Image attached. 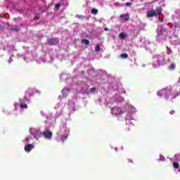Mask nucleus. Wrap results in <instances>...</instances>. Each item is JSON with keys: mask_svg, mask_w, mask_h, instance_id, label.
Here are the masks:
<instances>
[{"mask_svg": "<svg viewBox=\"0 0 180 180\" xmlns=\"http://www.w3.org/2000/svg\"><path fill=\"white\" fill-rule=\"evenodd\" d=\"M158 96H164V98L166 99H169V97L172 96V91L169 88H165L160 90L158 92Z\"/></svg>", "mask_w": 180, "mask_h": 180, "instance_id": "f257e3e1", "label": "nucleus"}, {"mask_svg": "<svg viewBox=\"0 0 180 180\" xmlns=\"http://www.w3.org/2000/svg\"><path fill=\"white\" fill-rule=\"evenodd\" d=\"M162 13V8L160 7L156 8V10H150L147 12L146 16L147 18H154V16H158V15H161Z\"/></svg>", "mask_w": 180, "mask_h": 180, "instance_id": "f03ea898", "label": "nucleus"}, {"mask_svg": "<svg viewBox=\"0 0 180 180\" xmlns=\"http://www.w3.org/2000/svg\"><path fill=\"white\" fill-rule=\"evenodd\" d=\"M47 44L49 46H57V44H60V39L58 37L50 38L47 40Z\"/></svg>", "mask_w": 180, "mask_h": 180, "instance_id": "7ed1b4c3", "label": "nucleus"}, {"mask_svg": "<svg viewBox=\"0 0 180 180\" xmlns=\"http://www.w3.org/2000/svg\"><path fill=\"white\" fill-rule=\"evenodd\" d=\"M42 135L47 140H51V139L53 137V133L49 130L42 131Z\"/></svg>", "mask_w": 180, "mask_h": 180, "instance_id": "20e7f679", "label": "nucleus"}, {"mask_svg": "<svg viewBox=\"0 0 180 180\" xmlns=\"http://www.w3.org/2000/svg\"><path fill=\"white\" fill-rule=\"evenodd\" d=\"M63 130L65 131V133L61 136V141L64 142L65 140H67V139H68V133L67 132V129H65V128L63 127L60 129V131H63Z\"/></svg>", "mask_w": 180, "mask_h": 180, "instance_id": "39448f33", "label": "nucleus"}, {"mask_svg": "<svg viewBox=\"0 0 180 180\" xmlns=\"http://www.w3.org/2000/svg\"><path fill=\"white\" fill-rule=\"evenodd\" d=\"M120 19H122V20H124V22H129V20H130V15H129V13H126V14H122L120 16Z\"/></svg>", "mask_w": 180, "mask_h": 180, "instance_id": "423d86ee", "label": "nucleus"}, {"mask_svg": "<svg viewBox=\"0 0 180 180\" xmlns=\"http://www.w3.org/2000/svg\"><path fill=\"white\" fill-rule=\"evenodd\" d=\"M33 148H34V146L33 145L27 144L25 147V151H26V153H30V151H32V150H33Z\"/></svg>", "mask_w": 180, "mask_h": 180, "instance_id": "0eeeda50", "label": "nucleus"}, {"mask_svg": "<svg viewBox=\"0 0 180 180\" xmlns=\"http://www.w3.org/2000/svg\"><path fill=\"white\" fill-rule=\"evenodd\" d=\"M11 30H12V32H19L20 30V27L18 25H13L11 27Z\"/></svg>", "mask_w": 180, "mask_h": 180, "instance_id": "6e6552de", "label": "nucleus"}, {"mask_svg": "<svg viewBox=\"0 0 180 180\" xmlns=\"http://www.w3.org/2000/svg\"><path fill=\"white\" fill-rule=\"evenodd\" d=\"M123 113H124V112H123V110H122V108H117V112H115V115L117 116H119L120 115H123Z\"/></svg>", "mask_w": 180, "mask_h": 180, "instance_id": "1a4fd4ad", "label": "nucleus"}, {"mask_svg": "<svg viewBox=\"0 0 180 180\" xmlns=\"http://www.w3.org/2000/svg\"><path fill=\"white\" fill-rule=\"evenodd\" d=\"M120 57L123 60H126V58H129V55L127 53H124L120 55Z\"/></svg>", "mask_w": 180, "mask_h": 180, "instance_id": "9d476101", "label": "nucleus"}, {"mask_svg": "<svg viewBox=\"0 0 180 180\" xmlns=\"http://www.w3.org/2000/svg\"><path fill=\"white\" fill-rule=\"evenodd\" d=\"M95 51H96V53H99V51H101V45L99 44H98L95 46Z\"/></svg>", "mask_w": 180, "mask_h": 180, "instance_id": "9b49d317", "label": "nucleus"}, {"mask_svg": "<svg viewBox=\"0 0 180 180\" xmlns=\"http://www.w3.org/2000/svg\"><path fill=\"white\" fill-rule=\"evenodd\" d=\"M82 43L83 44H86V45H88V44H89V40H88V39H82Z\"/></svg>", "mask_w": 180, "mask_h": 180, "instance_id": "f8f14e48", "label": "nucleus"}, {"mask_svg": "<svg viewBox=\"0 0 180 180\" xmlns=\"http://www.w3.org/2000/svg\"><path fill=\"white\" fill-rule=\"evenodd\" d=\"M173 167L176 169H178V168H179V164L178 163V162H173Z\"/></svg>", "mask_w": 180, "mask_h": 180, "instance_id": "ddd939ff", "label": "nucleus"}, {"mask_svg": "<svg viewBox=\"0 0 180 180\" xmlns=\"http://www.w3.org/2000/svg\"><path fill=\"white\" fill-rule=\"evenodd\" d=\"M20 108H21V109H27V104H25V103H21L20 105Z\"/></svg>", "mask_w": 180, "mask_h": 180, "instance_id": "4468645a", "label": "nucleus"}, {"mask_svg": "<svg viewBox=\"0 0 180 180\" xmlns=\"http://www.w3.org/2000/svg\"><path fill=\"white\" fill-rule=\"evenodd\" d=\"M60 6H61V4L60 3L56 4L55 5L54 11H57L58 9H60Z\"/></svg>", "mask_w": 180, "mask_h": 180, "instance_id": "2eb2a0df", "label": "nucleus"}, {"mask_svg": "<svg viewBox=\"0 0 180 180\" xmlns=\"http://www.w3.org/2000/svg\"><path fill=\"white\" fill-rule=\"evenodd\" d=\"M119 36L120 39H126V34L124 32H121Z\"/></svg>", "mask_w": 180, "mask_h": 180, "instance_id": "dca6fc26", "label": "nucleus"}, {"mask_svg": "<svg viewBox=\"0 0 180 180\" xmlns=\"http://www.w3.org/2000/svg\"><path fill=\"white\" fill-rule=\"evenodd\" d=\"M91 13H92L93 15H97V14H98V9H96V8H93V9L91 10Z\"/></svg>", "mask_w": 180, "mask_h": 180, "instance_id": "f3484780", "label": "nucleus"}, {"mask_svg": "<svg viewBox=\"0 0 180 180\" xmlns=\"http://www.w3.org/2000/svg\"><path fill=\"white\" fill-rule=\"evenodd\" d=\"M175 67H176L175 64H174V63H172V64L169 65V70H174V69H175Z\"/></svg>", "mask_w": 180, "mask_h": 180, "instance_id": "a211bd4d", "label": "nucleus"}, {"mask_svg": "<svg viewBox=\"0 0 180 180\" xmlns=\"http://www.w3.org/2000/svg\"><path fill=\"white\" fill-rule=\"evenodd\" d=\"M76 18L78 19H85V15H77Z\"/></svg>", "mask_w": 180, "mask_h": 180, "instance_id": "6ab92c4d", "label": "nucleus"}, {"mask_svg": "<svg viewBox=\"0 0 180 180\" xmlns=\"http://www.w3.org/2000/svg\"><path fill=\"white\" fill-rule=\"evenodd\" d=\"M164 32H167V30H165V28H161L159 34H162Z\"/></svg>", "mask_w": 180, "mask_h": 180, "instance_id": "aec40b11", "label": "nucleus"}, {"mask_svg": "<svg viewBox=\"0 0 180 180\" xmlns=\"http://www.w3.org/2000/svg\"><path fill=\"white\" fill-rule=\"evenodd\" d=\"M160 160L161 161H165V158L164 156H162V155H160Z\"/></svg>", "mask_w": 180, "mask_h": 180, "instance_id": "412c9836", "label": "nucleus"}, {"mask_svg": "<svg viewBox=\"0 0 180 180\" xmlns=\"http://www.w3.org/2000/svg\"><path fill=\"white\" fill-rule=\"evenodd\" d=\"M90 90H91V92H95L96 91V88L92 87L90 89Z\"/></svg>", "mask_w": 180, "mask_h": 180, "instance_id": "4be33fe9", "label": "nucleus"}, {"mask_svg": "<svg viewBox=\"0 0 180 180\" xmlns=\"http://www.w3.org/2000/svg\"><path fill=\"white\" fill-rule=\"evenodd\" d=\"M175 113V110H172L170 112H169V115H174Z\"/></svg>", "mask_w": 180, "mask_h": 180, "instance_id": "5701e85b", "label": "nucleus"}, {"mask_svg": "<svg viewBox=\"0 0 180 180\" xmlns=\"http://www.w3.org/2000/svg\"><path fill=\"white\" fill-rule=\"evenodd\" d=\"M128 162L133 164V160L127 159Z\"/></svg>", "mask_w": 180, "mask_h": 180, "instance_id": "b1692460", "label": "nucleus"}, {"mask_svg": "<svg viewBox=\"0 0 180 180\" xmlns=\"http://www.w3.org/2000/svg\"><path fill=\"white\" fill-rule=\"evenodd\" d=\"M125 5H127V6H130V5H131V3H130V2H127V3L125 4Z\"/></svg>", "mask_w": 180, "mask_h": 180, "instance_id": "393cba45", "label": "nucleus"}, {"mask_svg": "<svg viewBox=\"0 0 180 180\" xmlns=\"http://www.w3.org/2000/svg\"><path fill=\"white\" fill-rule=\"evenodd\" d=\"M12 61H13V59H12V58H10L8 60V63H12Z\"/></svg>", "mask_w": 180, "mask_h": 180, "instance_id": "a878e982", "label": "nucleus"}, {"mask_svg": "<svg viewBox=\"0 0 180 180\" xmlns=\"http://www.w3.org/2000/svg\"><path fill=\"white\" fill-rule=\"evenodd\" d=\"M37 19H39V16L35 15V16L34 17V20H37Z\"/></svg>", "mask_w": 180, "mask_h": 180, "instance_id": "bb28decb", "label": "nucleus"}, {"mask_svg": "<svg viewBox=\"0 0 180 180\" xmlns=\"http://www.w3.org/2000/svg\"><path fill=\"white\" fill-rule=\"evenodd\" d=\"M104 30H105V32H109V28L105 27V28H104Z\"/></svg>", "mask_w": 180, "mask_h": 180, "instance_id": "cd10ccee", "label": "nucleus"}, {"mask_svg": "<svg viewBox=\"0 0 180 180\" xmlns=\"http://www.w3.org/2000/svg\"><path fill=\"white\" fill-rule=\"evenodd\" d=\"M160 22H164V19L163 18L160 19Z\"/></svg>", "mask_w": 180, "mask_h": 180, "instance_id": "c85d7f7f", "label": "nucleus"}, {"mask_svg": "<svg viewBox=\"0 0 180 180\" xmlns=\"http://www.w3.org/2000/svg\"><path fill=\"white\" fill-rule=\"evenodd\" d=\"M37 133L38 134H39V136H41V132L37 131Z\"/></svg>", "mask_w": 180, "mask_h": 180, "instance_id": "c756f323", "label": "nucleus"}, {"mask_svg": "<svg viewBox=\"0 0 180 180\" xmlns=\"http://www.w3.org/2000/svg\"><path fill=\"white\" fill-rule=\"evenodd\" d=\"M34 139H37V136H34Z\"/></svg>", "mask_w": 180, "mask_h": 180, "instance_id": "7c9ffc66", "label": "nucleus"}, {"mask_svg": "<svg viewBox=\"0 0 180 180\" xmlns=\"http://www.w3.org/2000/svg\"><path fill=\"white\" fill-rule=\"evenodd\" d=\"M24 99H25L27 101V97H24Z\"/></svg>", "mask_w": 180, "mask_h": 180, "instance_id": "2f4dec72", "label": "nucleus"}, {"mask_svg": "<svg viewBox=\"0 0 180 180\" xmlns=\"http://www.w3.org/2000/svg\"><path fill=\"white\" fill-rule=\"evenodd\" d=\"M0 29H2V25H0Z\"/></svg>", "mask_w": 180, "mask_h": 180, "instance_id": "473e14b6", "label": "nucleus"}, {"mask_svg": "<svg viewBox=\"0 0 180 180\" xmlns=\"http://www.w3.org/2000/svg\"><path fill=\"white\" fill-rule=\"evenodd\" d=\"M167 50H169V48L168 46H167Z\"/></svg>", "mask_w": 180, "mask_h": 180, "instance_id": "72a5a7b5", "label": "nucleus"}]
</instances>
